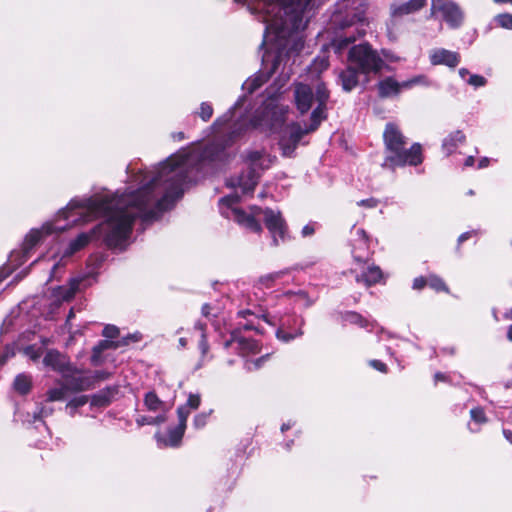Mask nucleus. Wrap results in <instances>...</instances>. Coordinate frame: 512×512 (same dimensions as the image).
Listing matches in <instances>:
<instances>
[{
	"label": "nucleus",
	"mask_w": 512,
	"mask_h": 512,
	"mask_svg": "<svg viewBox=\"0 0 512 512\" xmlns=\"http://www.w3.org/2000/svg\"><path fill=\"white\" fill-rule=\"evenodd\" d=\"M224 136L218 133L200 152L187 147L159 164L153 172L140 170L132 182L140 185L136 191L94 198L72 199L59 213L65 219L80 216L83 222L103 216L105 221L90 233H81L71 241L65 256H71L85 247L97 234L109 247L124 248L130 238L134 220L157 218L170 209L181 197L184 187L193 180V172L200 163L221 160Z\"/></svg>",
	"instance_id": "obj_1"
},
{
	"label": "nucleus",
	"mask_w": 512,
	"mask_h": 512,
	"mask_svg": "<svg viewBox=\"0 0 512 512\" xmlns=\"http://www.w3.org/2000/svg\"><path fill=\"white\" fill-rule=\"evenodd\" d=\"M313 0H275L268 5L266 18V42H275L277 55L273 71L278 70L284 58L290 53L298 52L303 42L292 31L304 27L303 14Z\"/></svg>",
	"instance_id": "obj_2"
},
{
	"label": "nucleus",
	"mask_w": 512,
	"mask_h": 512,
	"mask_svg": "<svg viewBox=\"0 0 512 512\" xmlns=\"http://www.w3.org/2000/svg\"><path fill=\"white\" fill-rule=\"evenodd\" d=\"M329 98L328 91L323 83L317 82L313 86L297 83L294 88V102L301 114L308 112L313 106L311 124L304 129L296 123L286 127L280 140L283 154L290 155L302 136L317 129L322 120L326 118L325 106Z\"/></svg>",
	"instance_id": "obj_3"
},
{
	"label": "nucleus",
	"mask_w": 512,
	"mask_h": 512,
	"mask_svg": "<svg viewBox=\"0 0 512 512\" xmlns=\"http://www.w3.org/2000/svg\"><path fill=\"white\" fill-rule=\"evenodd\" d=\"M383 138L387 152L384 167L393 169L397 166L418 165L422 162L420 145L413 144L409 149H405V138L396 125L387 124Z\"/></svg>",
	"instance_id": "obj_4"
},
{
	"label": "nucleus",
	"mask_w": 512,
	"mask_h": 512,
	"mask_svg": "<svg viewBox=\"0 0 512 512\" xmlns=\"http://www.w3.org/2000/svg\"><path fill=\"white\" fill-rule=\"evenodd\" d=\"M349 61L364 73L377 72L383 65L382 59L367 44H360L351 48Z\"/></svg>",
	"instance_id": "obj_5"
},
{
	"label": "nucleus",
	"mask_w": 512,
	"mask_h": 512,
	"mask_svg": "<svg viewBox=\"0 0 512 512\" xmlns=\"http://www.w3.org/2000/svg\"><path fill=\"white\" fill-rule=\"evenodd\" d=\"M440 15L451 27H458L463 21L459 6L451 0H432L431 16Z\"/></svg>",
	"instance_id": "obj_6"
},
{
	"label": "nucleus",
	"mask_w": 512,
	"mask_h": 512,
	"mask_svg": "<svg viewBox=\"0 0 512 512\" xmlns=\"http://www.w3.org/2000/svg\"><path fill=\"white\" fill-rule=\"evenodd\" d=\"M261 213L264 215V222L272 236L273 244L279 245L280 240H285L287 232V227L281 213L272 209L261 210Z\"/></svg>",
	"instance_id": "obj_7"
},
{
	"label": "nucleus",
	"mask_w": 512,
	"mask_h": 512,
	"mask_svg": "<svg viewBox=\"0 0 512 512\" xmlns=\"http://www.w3.org/2000/svg\"><path fill=\"white\" fill-rule=\"evenodd\" d=\"M260 212L261 208L259 207H252L249 212L233 207L230 209V217H232L239 225L252 232L259 233L262 231V227L255 217L260 215Z\"/></svg>",
	"instance_id": "obj_8"
},
{
	"label": "nucleus",
	"mask_w": 512,
	"mask_h": 512,
	"mask_svg": "<svg viewBox=\"0 0 512 512\" xmlns=\"http://www.w3.org/2000/svg\"><path fill=\"white\" fill-rule=\"evenodd\" d=\"M66 229V226L44 224L41 229H32L23 242V255L26 257L28 253L42 240L44 235L53 232H60Z\"/></svg>",
	"instance_id": "obj_9"
},
{
	"label": "nucleus",
	"mask_w": 512,
	"mask_h": 512,
	"mask_svg": "<svg viewBox=\"0 0 512 512\" xmlns=\"http://www.w3.org/2000/svg\"><path fill=\"white\" fill-rule=\"evenodd\" d=\"M43 364L46 367H50L52 370L61 373L64 377H67L72 371V367L70 366L66 356L57 350H48L43 358Z\"/></svg>",
	"instance_id": "obj_10"
},
{
	"label": "nucleus",
	"mask_w": 512,
	"mask_h": 512,
	"mask_svg": "<svg viewBox=\"0 0 512 512\" xmlns=\"http://www.w3.org/2000/svg\"><path fill=\"white\" fill-rule=\"evenodd\" d=\"M429 59L432 65H446L450 68L456 67L459 63L458 53L443 48L431 50Z\"/></svg>",
	"instance_id": "obj_11"
},
{
	"label": "nucleus",
	"mask_w": 512,
	"mask_h": 512,
	"mask_svg": "<svg viewBox=\"0 0 512 512\" xmlns=\"http://www.w3.org/2000/svg\"><path fill=\"white\" fill-rule=\"evenodd\" d=\"M184 432L185 428L177 425V427L170 429L168 431L167 437L163 436L160 433H157L155 437L157 440L158 447H178L181 443Z\"/></svg>",
	"instance_id": "obj_12"
},
{
	"label": "nucleus",
	"mask_w": 512,
	"mask_h": 512,
	"mask_svg": "<svg viewBox=\"0 0 512 512\" xmlns=\"http://www.w3.org/2000/svg\"><path fill=\"white\" fill-rule=\"evenodd\" d=\"M256 185V176L253 174L249 176L247 179H240L237 184H232V187L235 188V192L233 194L226 193V204L231 201H236L240 198L241 195L251 191Z\"/></svg>",
	"instance_id": "obj_13"
},
{
	"label": "nucleus",
	"mask_w": 512,
	"mask_h": 512,
	"mask_svg": "<svg viewBox=\"0 0 512 512\" xmlns=\"http://www.w3.org/2000/svg\"><path fill=\"white\" fill-rule=\"evenodd\" d=\"M130 340L137 341L134 336H129L124 338L122 341H112V340H102L93 348V354L91 356V361L93 364H98L100 359V354L110 348H118L122 345H127Z\"/></svg>",
	"instance_id": "obj_14"
},
{
	"label": "nucleus",
	"mask_w": 512,
	"mask_h": 512,
	"mask_svg": "<svg viewBox=\"0 0 512 512\" xmlns=\"http://www.w3.org/2000/svg\"><path fill=\"white\" fill-rule=\"evenodd\" d=\"M80 280L71 279L67 285L53 289V296L58 302L71 300L78 290Z\"/></svg>",
	"instance_id": "obj_15"
},
{
	"label": "nucleus",
	"mask_w": 512,
	"mask_h": 512,
	"mask_svg": "<svg viewBox=\"0 0 512 512\" xmlns=\"http://www.w3.org/2000/svg\"><path fill=\"white\" fill-rule=\"evenodd\" d=\"M144 405L148 411L158 412L167 416L170 406L163 402L155 392L150 391L144 396Z\"/></svg>",
	"instance_id": "obj_16"
},
{
	"label": "nucleus",
	"mask_w": 512,
	"mask_h": 512,
	"mask_svg": "<svg viewBox=\"0 0 512 512\" xmlns=\"http://www.w3.org/2000/svg\"><path fill=\"white\" fill-rule=\"evenodd\" d=\"M402 89V82H398L395 79L388 77L378 83V91L380 97H392L398 95Z\"/></svg>",
	"instance_id": "obj_17"
},
{
	"label": "nucleus",
	"mask_w": 512,
	"mask_h": 512,
	"mask_svg": "<svg viewBox=\"0 0 512 512\" xmlns=\"http://www.w3.org/2000/svg\"><path fill=\"white\" fill-rule=\"evenodd\" d=\"M247 161L253 169L254 174L257 170L268 168L271 164L270 156L261 151H253L248 153Z\"/></svg>",
	"instance_id": "obj_18"
},
{
	"label": "nucleus",
	"mask_w": 512,
	"mask_h": 512,
	"mask_svg": "<svg viewBox=\"0 0 512 512\" xmlns=\"http://www.w3.org/2000/svg\"><path fill=\"white\" fill-rule=\"evenodd\" d=\"M427 0H409L406 3L394 6L392 14L394 16H403L420 10L426 4Z\"/></svg>",
	"instance_id": "obj_19"
},
{
	"label": "nucleus",
	"mask_w": 512,
	"mask_h": 512,
	"mask_svg": "<svg viewBox=\"0 0 512 512\" xmlns=\"http://www.w3.org/2000/svg\"><path fill=\"white\" fill-rule=\"evenodd\" d=\"M465 135L462 131L457 130L449 134L442 143L443 150L449 155L455 151L458 145L464 143Z\"/></svg>",
	"instance_id": "obj_20"
},
{
	"label": "nucleus",
	"mask_w": 512,
	"mask_h": 512,
	"mask_svg": "<svg viewBox=\"0 0 512 512\" xmlns=\"http://www.w3.org/2000/svg\"><path fill=\"white\" fill-rule=\"evenodd\" d=\"M333 21L334 23H338L342 28L350 27L354 24H358V27L356 28L358 36H362L365 34V23L364 18L362 17L361 13L354 14L353 17L349 21H341L340 20V14H334L333 15Z\"/></svg>",
	"instance_id": "obj_21"
},
{
	"label": "nucleus",
	"mask_w": 512,
	"mask_h": 512,
	"mask_svg": "<svg viewBox=\"0 0 512 512\" xmlns=\"http://www.w3.org/2000/svg\"><path fill=\"white\" fill-rule=\"evenodd\" d=\"M342 87L345 91H351L358 84V74L354 68L348 67L340 74Z\"/></svg>",
	"instance_id": "obj_22"
},
{
	"label": "nucleus",
	"mask_w": 512,
	"mask_h": 512,
	"mask_svg": "<svg viewBox=\"0 0 512 512\" xmlns=\"http://www.w3.org/2000/svg\"><path fill=\"white\" fill-rule=\"evenodd\" d=\"M382 278V272L377 266H370L365 273L361 276H357V281L364 282L366 285L370 286L377 282H379Z\"/></svg>",
	"instance_id": "obj_23"
},
{
	"label": "nucleus",
	"mask_w": 512,
	"mask_h": 512,
	"mask_svg": "<svg viewBox=\"0 0 512 512\" xmlns=\"http://www.w3.org/2000/svg\"><path fill=\"white\" fill-rule=\"evenodd\" d=\"M32 386V379L29 375L19 374L14 380V388L20 394H27Z\"/></svg>",
	"instance_id": "obj_24"
},
{
	"label": "nucleus",
	"mask_w": 512,
	"mask_h": 512,
	"mask_svg": "<svg viewBox=\"0 0 512 512\" xmlns=\"http://www.w3.org/2000/svg\"><path fill=\"white\" fill-rule=\"evenodd\" d=\"M167 416L164 414H159L156 417H147V416H139L136 419V423L138 426L144 425H159L166 422Z\"/></svg>",
	"instance_id": "obj_25"
},
{
	"label": "nucleus",
	"mask_w": 512,
	"mask_h": 512,
	"mask_svg": "<svg viewBox=\"0 0 512 512\" xmlns=\"http://www.w3.org/2000/svg\"><path fill=\"white\" fill-rule=\"evenodd\" d=\"M67 392L66 386L51 388L47 392V400L50 402L61 401L65 398Z\"/></svg>",
	"instance_id": "obj_26"
},
{
	"label": "nucleus",
	"mask_w": 512,
	"mask_h": 512,
	"mask_svg": "<svg viewBox=\"0 0 512 512\" xmlns=\"http://www.w3.org/2000/svg\"><path fill=\"white\" fill-rule=\"evenodd\" d=\"M416 85L430 86L431 81L425 75H418L402 82V86H404L405 89H409Z\"/></svg>",
	"instance_id": "obj_27"
},
{
	"label": "nucleus",
	"mask_w": 512,
	"mask_h": 512,
	"mask_svg": "<svg viewBox=\"0 0 512 512\" xmlns=\"http://www.w3.org/2000/svg\"><path fill=\"white\" fill-rule=\"evenodd\" d=\"M238 343L243 352L255 354L260 351L258 343L254 340L241 339Z\"/></svg>",
	"instance_id": "obj_28"
},
{
	"label": "nucleus",
	"mask_w": 512,
	"mask_h": 512,
	"mask_svg": "<svg viewBox=\"0 0 512 512\" xmlns=\"http://www.w3.org/2000/svg\"><path fill=\"white\" fill-rule=\"evenodd\" d=\"M265 82V79L262 76H255L245 81L244 88L248 90L250 93L258 89Z\"/></svg>",
	"instance_id": "obj_29"
},
{
	"label": "nucleus",
	"mask_w": 512,
	"mask_h": 512,
	"mask_svg": "<svg viewBox=\"0 0 512 512\" xmlns=\"http://www.w3.org/2000/svg\"><path fill=\"white\" fill-rule=\"evenodd\" d=\"M495 21L500 27L512 30V14H499L495 17Z\"/></svg>",
	"instance_id": "obj_30"
},
{
	"label": "nucleus",
	"mask_w": 512,
	"mask_h": 512,
	"mask_svg": "<svg viewBox=\"0 0 512 512\" xmlns=\"http://www.w3.org/2000/svg\"><path fill=\"white\" fill-rule=\"evenodd\" d=\"M177 414H178V418H179V423H178V426L180 427H183L186 429V422H187V418L190 414V410L187 408V406H180L178 409H177Z\"/></svg>",
	"instance_id": "obj_31"
},
{
	"label": "nucleus",
	"mask_w": 512,
	"mask_h": 512,
	"mask_svg": "<svg viewBox=\"0 0 512 512\" xmlns=\"http://www.w3.org/2000/svg\"><path fill=\"white\" fill-rule=\"evenodd\" d=\"M213 114L212 106L206 102H203L200 106L199 116L202 120L208 121Z\"/></svg>",
	"instance_id": "obj_32"
},
{
	"label": "nucleus",
	"mask_w": 512,
	"mask_h": 512,
	"mask_svg": "<svg viewBox=\"0 0 512 512\" xmlns=\"http://www.w3.org/2000/svg\"><path fill=\"white\" fill-rule=\"evenodd\" d=\"M195 328L200 331L201 340H200V343H199V348L201 350L202 355L205 356L207 354V352H208V346H207V343H206V340H205L204 326L201 323H197L195 325Z\"/></svg>",
	"instance_id": "obj_33"
},
{
	"label": "nucleus",
	"mask_w": 512,
	"mask_h": 512,
	"mask_svg": "<svg viewBox=\"0 0 512 512\" xmlns=\"http://www.w3.org/2000/svg\"><path fill=\"white\" fill-rule=\"evenodd\" d=\"M467 83L475 88H478L486 84V79L481 75L473 74L469 75Z\"/></svg>",
	"instance_id": "obj_34"
},
{
	"label": "nucleus",
	"mask_w": 512,
	"mask_h": 512,
	"mask_svg": "<svg viewBox=\"0 0 512 512\" xmlns=\"http://www.w3.org/2000/svg\"><path fill=\"white\" fill-rule=\"evenodd\" d=\"M24 353L31 360L36 361L41 357L42 350L41 348H36L35 346H28L25 348Z\"/></svg>",
	"instance_id": "obj_35"
},
{
	"label": "nucleus",
	"mask_w": 512,
	"mask_h": 512,
	"mask_svg": "<svg viewBox=\"0 0 512 512\" xmlns=\"http://www.w3.org/2000/svg\"><path fill=\"white\" fill-rule=\"evenodd\" d=\"M88 402V397L85 395L75 397L72 400H70L67 404V408L70 409H76L80 406L85 405Z\"/></svg>",
	"instance_id": "obj_36"
},
{
	"label": "nucleus",
	"mask_w": 512,
	"mask_h": 512,
	"mask_svg": "<svg viewBox=\"0 0 512 512\" xmlns=\"http://www.w3.org/2000/svg\"><path fill=\"white\" fill-rule=\"evenodd\" d=\"M300 335H302V331L301 330L297 331L294 334L288 333V332H286L283 329H279L277 331V338L282 340V341H284V342H288V341H290V340H292L295 337L300 336Z\"/></svg>",
	"instance_id": "obj_37"
},
{
	"label": "nucleus",
	"mask_w": 512,
	"mask_h": 512,
	"mask_svg": "<svg viewBox=\"0 0 512 512\" xmlns=\"http://www.w3.org/2000/svg\"><path fill=\"white\" fill-rule=\"evenodd\" d=\"M207 419H208V414L200 413L194 417L193 425L197 429L203 428L207 423Z\"/></svg>",
	"instance_id": "obj_38"
},
{
	"label": "nucleus",
	"mask_w": 512,
	"mask_h": 512,
	"mask_svg": "<svg viewBox=\"0 0 512 512\" xmlns=\"http://www.w3.org/2000/svg\"><path fill=\"white\" fill-rule=\"evenodd\" d=\"M199 405H200V396L195 395V394H190L185 406H187V408L189 410H195L199 407Z\"/></svg>",
	"instance_id": "obj_39"
},
{
	"label": "nucleus",
	"mask_w": 512,
	"mask_h": 512,
	"mask_svg": "<svg viewBox=\"0 0 512 512\" xmlns=\"http://www.w3.org/2000/svg\"><path fill=\"white\" fill-rule=\"evenodd\" d=\"M283 274H284L283 271H278V272L270 273V274H267L265 276H262L260 278V281L263 282V283H266L267 286H268L271 282L275 281L276 279L281 278Z\"/></svg>",
	"instance_id": "obj_40"
},
{
	"label": "nucleus",
	"mask_w": 512,
	"mask_h": 512,
	"mask_svg": "<svg viewBox=\"0 0 512 512\" xmlns=\"http://www.w3.org/2000/svg\"><path fill=\"white\" fill-rule=\"evenodd\" d=\"M470 414L472 419L478 423H484L486 421L484 411L480 408L472 409Z\"/></svg>",
	"instance_id": "obj_41"
},
{
	"label": "nucleus",
	"mask_w": 512,
	"mask_h": 512,
	"mask_svg": "<svg viewBox=\"0 0 512 512\" xmlns=\"http://www.w3.org/2000/svg\"><path fill=\"white\" fill-rule=\"evenodd\" d=\"M267 355L260 357L256 360L247 361L246 367L250 371L257 370L261 367L262 363L266 360Z\"/></svg>",
	"instance_id": "obj_42"
},
{
	"label": "nucleus",
	"mask_w": 512,
	"mask_h": 512,
	"mask_svg": "<svg viewBox=\"0 0 512 512\" xmlns=\"http://www.w3.org/2000/svg\"><path fill=\"white\" fill-rule=\"evenodd\" d=\"M119 333V330L116 326L114 325H107L104 329H103V336L108 338V339H113L115 338Z\"/></svg>",
	"instance_id": "obj_43"
},
{
	"label": "nucleus",
	"mask_w": 512,
	"mask_h": 512,
	"mask_svg": "<svg viewBox=\"0 0 512 512\" xmlns=\"http://www.w3.org/2000/svg\"><path fill=\"white\" fill-rule=\"evenodd\" d=\"M75 383L71 384L73 390L82 391L89 388L88 380L84 378H75Z\"/></svg>",
	"instance_id": "obj_44"
},
{
	"label": "nucleus",
	"mask_w": 512,
	"mask_h": 512,
	"mask_svg": "<svg viewBox=\"0 0 512 512\" xmlns=\"http://www.w3.org/2000/svg\"><path fill=\"white\" fill-rule=\"evenodd\" d=\"M429 285L438 291L444 290L446 288L444 282L440 278H437V277H431L429 279Z\"/></svg>",
	"instance_id": "obj_45"
},
{
	"label": "nucleus",
	"mask_w": 512,
	"mask_h": 512,
	"mask_svg": "<svg viewBox=\"0 0 512 512\" xmlns=\"http://www.w3.org/2000/svg\"><path fill=\"white\" fill-rule=\"evenodd\" d=\"M314 70H324L328 67V60L325 57L315 59L313 63Z\"/></svg>",
	"instance_id": "obj_46"
},
{
	"label": "nucleus",
	"mask_w": 512,
	"mask_h": 512,
	"mask_svg": "<svg viewBox=\"0 0 512 512\" xmlns=\"http://www.w3.org/2000/svg\"><path fill=\"white\" fill-rule=\"evenodd\" d=\"M377 204H378V201L374 198H369V199H365V200H361V201L357 202L358 206L365 207V208H374L377 206Z\"/></svg>",
	"instance_id": "obj_47"
},
{
	"label": "nucleus",
	"mask_w": 512,
	"mask_h": 512,
	"mask_svg": "<svg viewBox=\"0 0 512 512\" xmlns=\"http://www.w3.org/2000/svg\"><path fill=\"white\" fill-rule=\"evenodd\" d=\"M357 234L359 236V240H360L361 244H363V246L365 248H367L368 247L367 246L368 236H367L366 232L363 229H360V230H358Z\"/></svg>",
	"instance_id": "obj_48"
},
{
	"label": "nucleus",
	"mask_w": 512,
	"mask_h": 512,
	"mask_svg": "<svg viewBox=\"0 0 512 512\" xmlns=\"http://www.w3.org/2000/svg\"><path fill=\"white\" fill-rule=\"evenodd\" d=\"M314 231H315L314 225L307 224L302 229V235L304 237L311 236L314 233Z\"/></svg>",
	"instance_id": "obj_49"
},
{
	"label": "nucleus",
	"mask_w": 512,
	"mask_h": 512,
	"mask_svg": "<svg viewBox=\"0 0 512 512\" xmlns=\"http://www.w3.org/2000/svg\"><path fill=\"white\" fill-rule=\"evenodd\" d=\"M370 364L375 369H377V370H379L381 372H386V365L384 363H382L381 361L373 360V361L370 362Z\"/></svg>",
	"instance_id": "obj_50"
},
{
	"label": "nucleus",
	"mask_w": 512,
	"mask_h": 512,
	"mask_svg": "<svg viewBox=\"0 0 512 512\" xmlns=\"http://www.w3.org/2000/svg\"><path fill=\"white\" fill-rule=\"evenodd\" d=\"M107 403V399L101 396H94L92 399V404L94 405L105 406Z\"/></svg>",
	"instance_id": "obj_51"
},
{
	"label": "nucleus",
	"mask_w": 512,
	"mask_h": 512,
	"mask_svg": "<svg viewBox=\"0 0 512 512\" xmlns=\"http://www.w3.org/2000/svg\"><path fill=\"white\" fill-rule=\"evenodd\" d=\"M426 284V281L424 278L422 277H419V278H416L413 282V288L415 289H421L425 286Z\"/></svg>",
	"instance_id": "obj_52"
},
{
	"label": "nucleus",
	"mask_w": 512,
	"mask_h": 512,
	"mask_svg": "<svg viewBox=\"0 0 512 512\" xmlns=\"http://www.w3.org/2000/svg\"><path fill=\"white\" fill-rule=\"evenodd\" d=\"M172 138L175 140V141H181L185 138V135L183 132H177V133H173L172 135Z\"/></svg>",
	"instance_id": "obj_53"
},
{
	"label": "nucleus",
	"mask_w": 512,
	"mask_h": 512,
	"mask_svg": "<svg viewBox=\"0 0 512 512\" xmlns=\"http://www.w3.org/2000/svg\"><path fill=\"white\" fill-rule=\"evenodd\" d=\"M488 164H489V159L484 157L479 161L478 166H479V168H484V167L488 166Z\"/></svg>",
	"instance_id": "obj_54"
},
{
	"label": "nucleus",
	"mask_w": 512,
	"mask_h": 512,
	"mask_svg": "<svg viewBox=\"0 0 512 512\" xmlns=\"http://www.w3.org/2000/svg\"><path fill=\"white\" fill-rule=\"evenodd\" d=\"M474 162H475L474 157H473V156H469V157H467V159L465 160L464 165H465V166H467V167H470V166H472V165L474 164Z\"/></svg>",
	"instance_id": "obj_55"
},
{
	"label": "nucleus",
	"mask_w": 512,
	"mask_h": 512,
	"mask_svg": "<svg viewBox=\"0 0 512 512\" xmlns=\"http://www.w3.org/2000/svg\"><path fill=\"white\" fill-rule=\"evenodd\" d=\"M459 75L462 79H465L466 76H469L470 74H469L468 70L462 68L459 70Z\"/></svg>",
	"instance_id": "obj_56"
},
{
	"label": "nucleus",
	"mask_w": 512,
	"mask_h": 512,
	"mask_svg": "<svg viewBox=\"0 0 512 512\" xmlns=\"http://www.w3.org/2000/svg\"><path fill=\"white\" fill-rule=\"evenodd\" d=\"M505 438L512 444V432L508 430H504Z\"/></svg>",
	"instance_id": "obj_57"
},
{
	"label": "nucleus",
	"mask_w": 512,
	"mask_h": 512,
	"mask_svg": "<svg viewBox=\"0 0 512 512\" xmlns=\"http://www.w3.org/2000/svg\"><path fill=\"white\" fill-rule=\"evenodd\" d=\"M469 236H470V233H468V232L461 234L459 236V239H458L459 243H461V242L465 241L466 239H468Z\"/></svg>",
	"instance_id": "obj_58"
},
{
	"label": "nucleus",
	"mask_w": 512,
	"mask_h": 512,
	"mask_svg": "<svg viewBox=\"0 0 512 512\" xmlns=\"http://www.w3.org/2000/svg\"><path fill=\"white\" fill-rule=\"evenodd\" d=\"M209 310H210V306H209L208 304L203 305V307H202V313H203L205 316H208V314H209Z\"/></svg>",
	"instance_id": "obj_59"
},
{
	"label": "nucleus",
	"mask_w": 512,
	"mask_h": 512,
	"mask_svg": "<svg viewBox=\"0 0 512 512\" xmlns=\"http://www.w3.org/2000/svg\"><path fill=\"white\" fill-rule=\"evenodd\" d=\"M74 317V312L73 310H71L68 314V317H67V321H66V324L68 325L70 320Z\"/></svg>",
	"instance_id": "obj_60"
},
{
	"label": "nucleus",
	"mask_w": 512,
	"mask_h": 512,
	"mask_svg": "<svg viewBox=\"0 0 512 512\" xmlns=\"http://www.w3.org/2000/svg\"><path fill=\"white\" fill-rule=\"evenodd\" d=\"M186 344H187V340H186L185 338H180V339H179V345H180L181 347H185V346H186Z\"/></svg>",
	"instance_id": "obj_61"
},
{
	"label": "nucleus",
	"mask_w": 512,
	"mask_h": 512,
	"mask_svg": "<svg viewBox=\"0 0 512 512\" xmlns=\"http://www.w3.org/2000/svg\"><path fill=\"white\" fill-rule=\"evenodd\" d=\"M508 339L510 341H512V325L510 326L509 330H508Z\"/></svg>",
	"instance_id": "obj_62"
},
{
	"label": "nucleus",
	"mask_w": 512,
	"mask_h": 512,
	"mask_svg": "<svg viewBox=\"0 0 512 512\" xmlns=\"http://www.w3.org/2000/svg\"><path fill=\"white\" fill-rule=\"evenodd\" d=\"M354 258H355V260H356V261H358V262H360V261H361V256L355 255V256H354Z\"/></svg>",
	"instance_id": "obj_63"
},
{
	"label": "nucleus",
	"mask_w": 512,
	"mask_h": 512,
	"mask_svg": "<svg viewBox=\"0 0 512 512\" xmlns=\"http://www.w3.org/2000/svg\"><path fill=\"white\" fill-rule=\"evenodd\" d=\"M289 428H290V426H289V425H285V424H284V425L282 426V431H284V430H286V429H289Z\"/></svg>",
	"instance_id": "obj_64"
}]
</instances>
